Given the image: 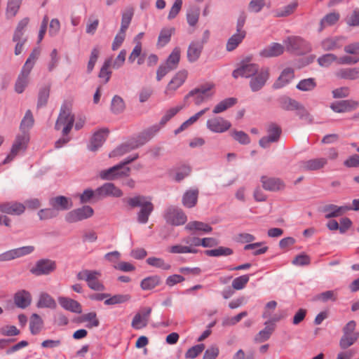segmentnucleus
Returning a JSON list of instances; mask_svg holds the SVG:
<instances>
[{
	"instance_id": "2",
	"label": "nucleus",
	"mask_w": 359,
	"mask_h": 359,
	"mask_svg": "<svg viewBox=\"0 0 359 359\" xmlns=\"http://www.w3.org/2000/svg\"><path fill=\"white\" fill-rule=\"evenodd\" d=\"M74 123V116L72 114L71 110L67 105H62L55 125V129L59 130L63 126L62 134L65 136L71 131Z\"/></svg>"
},
{
	"instance_id": "49",
	"label": "nucleus",
	"mask_w": 359,
	"mask_h": 359,
	"mask_svg": "<svg viewBox=\"0 0 359 359\" xmlns=\"http://www.w3.org/2000/svg\"><path fill=\"white\" fill-rule=\"evenodd\" d=\"M135 149H136V147H135V144H133V143L131 140L128 142L122 144L120 146H118V147H116L115 149H114L109 154V156L115 157V156H123L125 154L128 153Z\"/></svg>"
},
{
	"instance_id": "43",
	"label": "nucleus",
	"mask_w": 359,
	"mask_h": 359,
	"mask_svg": "<svg viewBox=\"0 0 359 359\" xmlns=\"http://www.w3.org/2000/svg\"><path fill=\"white\" fill-rule=\"evenodd\" d=\"M264 325L265 327L260 330L255 337V341L257 342L261 343L267 341L275 330V325L273 324L270 325L269 322H266Z\"/></svg>"
},
{
	"instance_id": "22",
	"label": "nucleus",
	"mask_w": 359,
	"mask_h": 359,
	"mask_svg": "<svg viewBox=\"0 0 359 359\" xmlns=\"http://www.w3.org/2000/svg\"><path fill=\"white\" fill-rule=\"evenodd\" d=\"M25 206L18 202H7L0 204V212L13 215H20L25 212Z\"/></svg>"
},
{
	"instance_id": "18",
	"label": "nucleus",
	"mask_w": 359,
	"mask_h": 359,
	"mask_svg": "<svg viewBox=\"0 0 359 359\" xmlns=\"http://www.w3.org/2000/svg\"><path fill=\"white\" fill-rule=\"evenodd\" d=\"M109 133V130L107 128H102L95 132L93 135L90 143L88 145V149L92 151H97L105 142Z\"/></svg>"
},
{
	"instance_id": "37",
	"label": "nucleus",
	"mask_w": 359,
	"mask_h": 359,
	"mask_svg": "<svg viewBox=\"0 0 359 359\" xmlns=\"http://www.w3.org/2000/svg\"><path fill=\"white\" fill-rule=\"evenodd\" d=\"M38 308H49L54 309L57 306L55 299L48 293H41L36 304Z\"/></svg>"
},
{
	"instance_id": "52",
	"label": "nucleus",
	"mask_w": 359,
	"mask_h": 359,
	"mask_svg": "<svg viewBox=\"0 0 359 359\" xmlns=\"http://www.w3.org/2000/svg\"><path fill=\"white\" fill-rule=\"evenodd\" d=\"M168 252L172 254L191 253L197 254L199 250L187 245H175L169 248Z\"/></svg>"
},
{
	"instance_id": "38",
	"label": "nucleus",
	"mask_w": 359,
	"mask_h": 359,
	"mask_svg": "<svg viewBox=\"0 0 359 359\" xmlns=\"http://www.w3.org/2000/svg\"><path fill=\"white\" fill-rule=\"evenodd\" d=\"M246 32H236L233 35H232L227 41L226 43V50L228 51H232L235 50L238 46L243 41L244 38L245 37Z\"/></svg>"
},
{
	"instance_id": "33",
	"label": "nucleus",
	"mask_w": 359,
	"mask_h": 359,
	"mask_svg": "<svg viewBox=\"0 0 359 359\" xmlns=\"http://www.w3.org/2000/svg\"><path fill=\"white\" fill-rule=\"evenodd\" d=\"M174 27H164L163 28L159 34L157 41V46L158 48L164 47L168 44L172 34L175 32Z\"/></svg>"
},
{
	"instance_id": "27",
	"label": "nucleus",
	"mask_w": 359,
	"mask_h": 359,
	"mask_svg": "<svg viewBox=\"0 0 359 359\" xmlns=\"http://www.w3.org/2000/svg\"><path fill=\"white\" fill-rule=\"evenodd\" d=\"M14 302L18 308L25 309L31 304L32 296L26 290L19 291L14 295Z\"/></svg>"
},
{
	"instance_id": "23",
	"label": "nucleus",
	"mask_w": 359,
	"mask_h": 359,
	"mask_svg": "<svg viewBox=\"0 0 359 359\" xmlns=\"http://www.w3.org/2000/svg\"><path fill=\"white\" fill-rule=\"evenodd\" d=\"M345 41L344 36L326 38L321 42V47L325 51H331L342 47Z\"/></svg>"
},
{
	"instance_id": "11",
	"label": "nucleus",
	"mask_w": 359,
	"mask_h": 359,
	"mask_svg": "<svg viewBox=\"0 0 359 359\" xmlns=\"http://www.w3.org/2000/svg\"><path fill=\"white\" fill-rule=\"evenodd\" d=\"M260 182L262 188L266 191L277 192L283 191L285 188V183L279 177L262 175L260 178Z\"/></svg>"
},
{
	"instance_id": "62",
	"label": "nucleus",
	"mask_w": 359,
	"mask_h": 359,
	"mask_svg": "<svg viewBox=\"0 0 359 359\" xmlns=\"http://www.w3.org/2000/svg\"><path fill=\"white\" fill-rule=\"evenodd\" d=\"M296 111V114L299 116V118L302 120L305 121L306 123H311L313 121V117L309 114L308 110L305 108V107L302 104H299Z\"/></svg>"
},
{
	"instance_id": "21",
	"label": "nucleus",
	"mask_w": 359,
	"mask_h": 359,
	"mask_svg": "<svg viewBox=\"0 0 359 359\" xmlns=\"http://www.w3.org/2000/svg\"><path fill=\"white\" fill-rule=\"evenodd\" d=\"M203 50V43L198 41H191L188 46L187 52L188 61L191 63L196 62L201 57Z\"/></svg>"
},
{
	"instance_id": "30",
	"label": "nucleus",
	"mask_w": 359,
	"mask_h": 359,
	"mask_svg": "<svg viewBox=\"0 0 359 359\" xmlns=\"http://www.w3.org/2000/svg\"><path fill=\"white\" fill-rule=\"evenodd\" d=\"M284 46L278 43H273L265 48L260 53V55L264 57H277L283 53Z\"/></svg>"
},
{
	"instance_id": "10",
	"label": "nucleus",
	"mask_w": 359,
	"mask_h": 359,
	"mask_svg": "<svg viewBox=\"0 0 359 359\" xmlns=\"http://www.w3.org/2000/svg\"><path fill=\"white\" fill-rule=\"evenodd\" d=\"M282 133L281 128L276 123H271L269 125L267 128V136L262 137L259 144L262 148H267L271 143L276 142L279 140Z\"/></svg>"
},
{
	"instance_id": "47",
	"label": "nucleus",
	"mask_w": 359,
	"mask_h": 359,
	"mask_svg": "<svg viewBox=\"0 0 359 359\" xmlns=\"http://www.w3.org/2000/svg\"><path fill=\"white\" fill-rule=\"evenodd\" d=\"M146 262L149 266L160 269L163 271H168L171 269V265L161 257H150L147 259Z\"/></svg>"
},
{
	"instance_id": "41",
	"label": "nucleus",
	"mask_w": 359,
	"mask_h": 359,
	"mask_svg": "<svg viewBox=\"0 0 359 359\" xmlns=\"http://www.w3.org/2000/svg\"><path fill=\"white\" fill-rule=\"evenodd\" d=\"M101 274L97 271H93L90 274V280H87L88 286L93 290L95 291H104L105 290L104 285L98 280V276Z\"/></svg>"
},
{
	"instance_id": "20",
	"label": "nucleus",
	"mask_w": 359,
	"mask_h": 359,
	"mask_svg": "<svg viewBox=\"0 0 359 359\" xmlns=\"http://www.w3.org/2000/svg\"><path fill=\"white\" fill-rule=\"evenodd\" d=\"M49 205L56 210L57 212L70 209L73 204L71 199L63 196H58L49 199Z\"/></svg>"
},
{
	"instance_id": "50",
	"label": "nucleus",
	"mask_w": 359,
	"mask_h": 359,
	"mask_svg": "<svg viewBox=\"0 0 359 359\" xmlns=\"http://www.w3.org/2000/svg\"><path fill=\"white\" fill-rule=\"evenodd\" d=\"M209 108H205L200 111L197 112L194 116H191L188 120L184 121L177 129L175 130V134L177 135L187 128L189 126L194 123L202 115H203Z\"/></svg>"
},
{
	"instance_id": "42",
	"label": "nucleus",
	"mask_w": 359,
	"mask_h": 359,
	"mask_svg": "<svg viewBox=\"0 0 359 359\" xmlns=\"http://www.w3.org/2000/svg\"><path fill=\"white\" fill-rule=\"evenodd\" d=\"M278 102L280 108L286 111H295L300 104L298 101L287 96L280 97Z\"/></svg>"
},
{
	"instance_id": "46",
	"label": "nucleus",
	"mask_w": 359,
	"mask_h": 359,
	"mask_svg": "<svg viewBox=\"0 0 359 359\" xmlns=\"http://www.w3.org/2000/svg\"><path fill=\"white\" fill-rule=\"evenodd\" d=\"M346 209H348L347 206L338 207L336 205L331 204L326 205L324 208L323 211L327 212L325 218L330 219L341 215L344 210H346Z\"/></svg>"
},
{
	"instance_id": "6",
	"label": "nucleus",
	"mask_w": 359,
	"mask_h": 359,
	"mask_svg": "<svg viewBox=\"0 0 359 359\" xmlns=\"http://www.w3.org/2000/svg\"><path fill=\"white\" fill-rule=\"evenodd\" d=\"M94 210L89 205H83L81 208L72 210L65 215V220L68 223H76L91 217Z\"/></svg>"
},
{
	"instance_id": "24",
	"label": "nucleus",
	"mask_w": 359,
	"mask_h": 359,
	"mask_svg": "<svg viewBox=\"0 0 359 359\" xmlns=\"http://www.w3.org/2000/svg\"><path fill=\"white\" fill-rule=\"evenodd\" d=\"M60 305L65 310L75 313H81L82 312V306L81 304L69 297H60L58 298Z\"/></svg>"
},
{
	"instance_id": "53",
	"label": "nucleus",
	"mask_w": 359,
	"mask_h": 359,
	"mask_svg": "<svg viewBox=\"0 0 359 359\" xmlns=\"http://www.w3.org/2000/svg\"><path fill=\"white\" fill-rule=\"evenodd\" d=\"M126 108L125 102L119 95H114L111 102V110L115 114L122 113Z\"/></svg>"
},
{
	"instance_id": "63",
	"label": "nucleus",
	"mask_w": 359,
	"mask_h": 359,
	"mask_svg": "<svg viewBox=\"0 0 359 359\" xmlns=\"http://www.w3.org/2000/svg\"><path fill=\"white\" fill-rule=\"evenodd\" d=\"M337 59L338 58L335 55L332 53H327L318 58V63L321 67H327Z\"/></svg>"
},
{
	"instance_id": "44",
	"label": "nucleus",
	"mask_w": 359,
	"mask_h": 359,
	"mask_svg": "<svg viewBox=\"0 0 359 359\" xmlns=\"http://www.w3.org/2000/svg\"><path fill=\"white\" fill-rule=\"evenodd\" d=\"M317 86V82L315 78L304 79L299 81L296 88L300 91L310 92L313 91Z\"/></svg>"
},
{
	"instance_id": "35",
	"label": "nucleus",
	"mask_w": 359,
	"mask_h": 359,
	"mask_svg": "<svg viewBox=\"0 0 359 359\" xmlns=\"http://www.w3.org/2000/svg\"><path fill=\"white\" fill-rule=\"evenodd\" d=\"M161 278L158 275L148 276L144 278L140 283V287L143 290H150L159 285Z\"/></svg>"
},
{
	"instance_id": "64",
	"label": "nucleus",
	"mask_w": 359,
	"mask_h": 359,
	"mask_svg": "<svg viewBox=\"0 0 359 359\" xmlns=\"http://www.w3.org/2000/svg\"><path fill=\"white\" fill-rule=\"evenodd\" d=\"M205 348L203 344H199L189 348L185 353V358L187 359H194L203 352Z\"/></svg>"
},
{
	"instance_id": "55",
	"label": "nucleus",
	"mask_w": 359,
	"mask_h": 359,
	"mask_svg": "<svg viewBox=\"0 0 359 359\" xmlns=\"http://www.w3.org/2000/svg\"><path fill=\"white\" fill-rule=\"evenodd\" d=\"M92 200H100V196L97 194V189L95 191L91 189H85L83 192L80 195L81 203H87L90 202Z\"/></svg>"
},
{
	"instance_id": "26",
	"label": "nucleus",
	"mask_w": 359,
	"mask_h": 359,
	"mask_svg": "<svg viewBox=\"0 0 359 359\" xmlns=\"http://www.w3.org/2000/svg\"><path fill=\"white\" fill-rule=\"evenodd\" d=\"M30 72L31 70L24 67L22 68L15 83V91L17 93L21 94L24 92L29 83V76Z\"/></svg>"
},
{
	"instance_id": "56",
	"label": "nucleus",
	"mask_w": 359,
	"mask_h": 359,
	"mask_svg": "<svg viewBox=\"0 0 359 359\" xmlns=\"http://www.w3.org/2000/svg\"><path fill=\"white\" fill-rule=\"evenodd\" d=\"M181 50L179 47H175L168 57L165 63L175 69L180 60Z\"/></svg>"
},
{
	"instance_id": "19",
	"label": "nucleus",
	"mask_w": 359,
	"mask_h": 359,
	"mask_svg": "<svg viewBox=\"0 0 359 359\" xmlns=\"http://www.w3.org/2000/svg\"><path fill=\"white\" fill-rule=\"evenodd\" d=\"M97 194L100 196V199L107 196L118 198L123 196V191L113 183L107 182L97 188Z\"/></svg>"
},
{
	"instance_id": "8",
	"label": "nucleus",
	"mask_w": 359,
	"mask_h": 359,
	"mask_svg": "<svg viewBox=\"0 0 359 359\" xmlns=\"http://www.w3.org/2000/svg\"><path fill=\"white\" fill-rule=\"evenodd\" d=\"M130 168L123 169L118 163L108 169L101 170L100 177L104 180H114L120 177H128L130 175Z\"/></svg>"
},
{
	"instance_id": "57",
	"label": "nucleus",
	"mask_w": 359,
	"mask_h": 359,
	"mask_svg": "<svg viewBox=\"0 0 359 359\" xmlns=\"http://www.w3.org/2000/svg\"><path fill=\"white\" fill-rule=\"evenodd\" d=\"M131 297L130 294H115L112 297H109L105 301V305H114L118 304H123L126 302H128L130 299Z\"/></svg>"
},
{
	"instance_id": "34",
	"label": "nucleus",
	"mask_w": 359,
	"mask_h": 359,
	"mask_svg": "<svg viewBox=\"0 0 359 359\" xmlns=\"http://www.w3.org/2000/svg\"><path fill=\"white\" fill-rule=\"evenodd\" d=\"M298 7L297 1H293L288 5L278 8L273 11L274 17L276 18H284L292 15L297 8Z\"/></svg>"
},
{
	"instance_id": "16",
	"label": "nucleus",
	"mask_w": 359,
	"mask_h": 359,
	"mask_svg": "<svg viewBox=\"0 0 359 359\" xmlns=\"http://www.w3.org/2000/svg\"><path fill=\"white\" fill-rule=\"evenodd\" d=\"M160 126L158 125H153L147 129L140 133L138 136L133 140L132 142L135 144V147L138 148L147 142H149L158 131Z\"/></svg>"
},
{
	"instance_id": "13",
	"label": "nucleus",
	"mask_w": 359,
	"mask_h": 359,
	"mask_svg": "<svg viewBox=\"0 0 359 359\" xmlns=\"http://www.w3.org/2000/svg\"><path fill=\"white\" fill-rule=\"evenodd\" d=\"M212 88V85H204L201 86L198 88H196L191 90L185 97L184 100L190 97H194V102L196 105L201 104L202 102L205 101L207 99L212 96L211 93L208 92Z\"/></svg>"
},
{
	"instance_id": "39",
	"label": "nucleus",
	"mask_w": 359,
	"mask_h": 359,
	"mask_svg": "<svg viewBox=\"0 0 359 359\" xmlns=\"http://www.w3.org/2000/svg\"><path fill=\"white\" fill-rule=\"evenodd\" d=\"M43 325L42 318L37 313H33L30 317L29 330L33 335H36L40 332Z\"/></svg>"
},
{
	"instance_id": "32",
	"label": "nucleus",
	"mask_w": 359,
	"mask_h": 359,
	"mask_svg": "<svg viewBox=\"0 0 359 359\" xmlns=\"http://www.w3.org/2000/svg\"><path fill=\"white\" fill-rule=\"evenodd\" d=\"M336 76L342 79L356 80L359 78V67L340 69Z\"/></svg>"
},
{
	"instance_id": "61",
	"label": "nucleus",
	"mask_w": 359,
	"mask_h": 359,
	"mask_svg": "<svg viewBox=\"0 0 359 359\" xmlns=\"http://www.w3.org/2000/svg\"><path fill=\"white\" fill-rule=\"evenodd\" d=\"M50 94V87L44 86L39 90V95H38V102H37V107H41L45 106L49 97Z\"/></svg>"
},
{
	"instance_id": "48",
	"label": "nucleus",
	"mask_w": 359,
	"mask_h": 359,
	"mask_svg": "<svg viewBox=\"0 0 359 359\" xmlns=\"http://www.w3.org/2000/svg\"><path fill=\"white\" fill-rule=\"evenodd\" d=\"M22 4V0H8L6 9V17L7 19H11L15 17Z\"/></svg>"
},
{
	"instance_id": "29",
	"label": "nucleus",
	"mask_w": 359,
	"mask_h": 359,
	"mask_svg": "<svg viewBox=\"0 0 359 359\" xmlns=\"http://www.w3.org/2000/svg\"><path fill=\"white\" fill-rule=\"evenodd\" d=\"M29 141V133L18 135L11 148L12 153L18 154L20 151H25L27 149Z\"/></svg>"
},
{
	"instance_id": "28",
	"label": "nucleus",
	"mask_w": 359,
	"mask_h": 359,
	"mask_svg": "<svg viewBox=\"0 0 359 359\" xmlns=\"http://www.w3.org/2000/svg\"><path fill=\"white\" fill-rule=\"evenodd\" d=\"M199 191L197 189L187 190L183 195L182 203L188 208H194L198 201Z\"/></svg>"
},
{
	"instance_id": "12",
	"label": "nucleus",
	"mask_w": 359,
	"mask_h": 359,
	"mask_svg": "<svg viewBox=\"0 0 359 359\" xmlns=\"http://www.w3.org/2000/svg\"><path fill=\"white\" fill-rule=\"evenodd\" d=\"M208 130L215 133H223L231 127V123L221 116H214L207 121Z\"/></svg>"
},
{
	"instance_id": "59",
	"label": "nucleus",
	"mask_w": 359,
	"mask_h": 359,
	"mask_svg": "<svg viewBox=\"0 0 359 359\" xmlns=\"http://www.w3.org/2000/svg\"><path fill=\"white\" fill-rule=\"evenodd\" d=\"M339 19V14L338 13H330L327 14L324 18L320 20V30H322L324 27L327 26L334 25Z\"/></svg>"
},
{
	"instance_id": "36",
	"label": "nucleus",
	"mask_w": 359,
	"mask_h": 359,
	"mask_svg": "<svg viewBox=\"0 0 359 359\" xmlns=\"http://www.w3.org/2000/svg\"><path fill=\"white\" fill-rule=\"evenodd\" d=\"M185 229L189 231H196L204 233H210L212 231V228L208 224L198 221L189 222L185 226Z\"/></svg>"
},
{
	"instance_id": "15",
	"label": "nucleus",
	"mask_w": 359,
	"mask_h": 359,
	"mask_svg": "<svg viewBox=\"0 0 359 359\" xmlns=\"http://www.w3.org/2000/svg\"><path fill=\"white\" fill-rule=\"evenodd\" d=\"M259 70V65L255 63H248L243 62L240 67L233 70L232 76L235 79L239 76L245 78H251Z\"/></svg>"
},
{
	"instance_id": "60",
	"label": "nucleus",
	"mask_w": 359,
	"mask_h": 359,
	"mask_svg": "<svg viewBox=\"0 0 359 359\" xmlns=\"http://www.w3.org/2000/svg\"><path fill=\"white\" fill-rule=\"evenodd\" d=\"M111 58L107 59L104 61V62L99 72L98 76L100 79H104V83H107L110 79V77L111 75V72L110 70H109V68L111 67Z\"/></svg>"
},
{
	"instance_id": "9",
	"label": "nucleus",
	"mask_w": 359,
	"mask_h": 359,
	"mask_svg": "<svg viewBox=\"0 0 359 359\" xmlns=\"http://www.w3.org/2000/svg\"><path fill=\"white\" fill-rule=\"evenodd\" d=\"M269 79V71L267 67H262L250 78L249 86L252 92H257L263 88Z\"/></svg>"
},
{
	"instance_id": "45",
	"label": "nucleus",
	"mask_w": 359,
	"mask_h": 359,
	"mask_svg": "<svg viewBox=\"0 0 359 359\" xmlns=\"http://www.w3.org/2000/svg\"><path fill=\"white\" fill-rule=\"evenodd\" d=\"M237 102V99L235 97L226 98L219 102L213 109L212 112L214 114L222 113L229 108L235 105Z\"/></svg>"
},
{
	"instance_id": "3",
	"label": "nucleus",
	"mask_w": 359,
	"mask_h": 359,
	"mask_svg": "<svg viewBox=\"0 0 359 359\" xmlns=\"http://www.w3.org/2000/svg\"><path fill=\"white\" fill-rule=\"evenodd\" d=\"M287 51L297 55H304L311 50V46L309 42L298 36H290L284 41Z\"/></svg>"
},
{
	"instance_id": "58",
	"label": "nucleus",
	"mask_w": 359,
	"mask_h": 359,
	"mask_svg": "<svg viewBox=\"0 0 359 359\" xmlns=\"http://www.w3.org/2000/svg\"><path fill=\"white\" fill-rule=\"evenodd\" d=\"M230 135L234 140L241 144L247 145L250 142L249 135L243 131L233 130L231 131Z\"/></svg>"
},
{
	"instance_id": "17",
	"label": "nucleus",
	"mask_w": 359,
	"mask_h": 359,
	"mask_svg": "<svg viewBox=\"0 0 359 359\" xmlns=\"http://www.w3.org/2000/svg\"><path fill=\"white\" fill-rule=\"evenodd\" d=\"M359 102L353 100H343L333 102L330 105L332 110L336 113H344L356 109Z\"/></svg>"
},
{
	"instance_id": "25",
	"label": "nucleus",
	"mask_w": 359,
	"mask_h": 359,
	"mask_svg": "<svg viewBox=\"0 0 359 359\" xmlns=\"http://www.w3.org/2000/svg\"><path fill=\"white\" fill-rule=\"evenodd\" d=\"M294 77V69L291 67L283 70L278 79L274 82L273 87L275 89L280 88L288 84Z\"/></svg>"
},
{
	"instance_id": "1",
	"label": "nucleus",
	"mask_w": 359,
	"mask_h": 359,
	"mask_svg": "<svg viewBox=\"0 0 359 359\" xmlns=\"http://www.w3.org/2000/svg\"><path fill=\"white\" fill-rule=\"evenodd\" d=\"M127 203L130 208H140L137 212V221L139 224H147L154 210L151 198L144 195H136L127 199Z\"/></svg>"
},
{
	"instance_id": "5",
	"label": "nucleus",
	"mask_w": 359,
	"mask_h": 359,
	"mask_svg": "<svg viewBox=\"0 0 359 359\" xmlns=\"http://www.w3.org/2000/svg\"><path fill=\"white\" fill-rule=\"evenodd\" d=\"M163 217L168 224L173 226L182 225L187 220V215L184 211L174 205H170L165 209Z\"/></svg>"
},
{
	"instance_id": "31",
	"label": "nucleus",
	"mask_w": 359,
	"mask_h": 359,
	"mask_svg": "<svg viewBox=\"0 0 359 359\" xmlns=\"http://www.w3.org/2000/svg\"><path fill=\"white\" fill-rule=\"evenodd\" d=\"M326 163V158H314L301 162V167L304 170H316L323 168Z\"/></svg>"
},
{
	"instance_id": "7",
	"label": "nucleus",
	"mask_w": 359,
	"mask_h": 359,
	"mask_svg": "<svg viewBox=\"0 0 359 359\" xmlns=\"http://www.w3.org/2000/svg\"><path fill=\"white\" fill-rule=\"evenodd\" d=\"M56 269V262L49 259H41L31 268L30 273L36 276L49 275Z\"/></svg>"
},
{
	"instance_id": "40",
	"label": "nucleus",
	"mask_w": 359,
	"mask_h": 359,
	"mask_svg": "<svg viewBox=\"0 0 359 359\" xmlns=\"http://www.w3.org/2000/svg\"><path fill=\"white\" fill-rule=\"evenodd\" d=\"M34 118L31 110L26 111L23 118L21 121L20 128L22 134L28 133V131L33 127Z\"/></svg>"
},
{
	"instance_id": "14",
	"label": "nucleus",
	"mask_w": 359,
	"mask_h": 359,
	"mask_svg": "<svg viewBox=\"0 0 359 359\" xmlns=\"http://www.w3.org/2000/svg\"><path fill=\"white\" fill-rule=\"evenodd\" d=\"M187 76L188 72L185 69L180 70L176 73L167 85L164 91L165 94L168 96L172 95L175 91L185 82Z\"/></svg>"
},
{
	"instance_id": "51",
	"label": "nucleus",
	"mask_w": 359,
	"mask_h": 359,
	"mask_svg": "<svg viewBox=\"0 0 359 359\" xmlns=\"http://www.w3.org/2000/svg\"><path fill=\"white\" fill-rule=\"evenodd\" d=\"M233 253V251L231 248L224 246H219L217 248L205 251V254L210 257L229 256Z\"/></svg>"
},
{
	"instance_id": "54",
	"label": "nucleus",
	"mask_w": 359,
	"mask_h": 359,
	"mask_svg": "<svg viewBox=\"0 0 359 359\" xmlns=\"http://www.w3.org/2000/svg\"><path fill=\"white\" fill-rule=\"evenodd\" d=\"M337 299V292L334 290H327L313 297V301L327 302L328 301L335 302Z\"/></svg>"
},
{
	"instance_id": "4",
	"label": "nucleus",
	"mask_w": 359,
	"mask_h": 359,
	"mask_svg": "<svg viewBox=\"0 0 359 359\" xmlns=\"http://www.w3.org/2000/svg\"><path fill=\"white\" fill-rule=\"evenodd\" d=\"M356 323L350 320L343 327V335L339 340V346L341 349H346L354 344L359 339V332L355 331Z\"/></svg>"
}]
</instances>
